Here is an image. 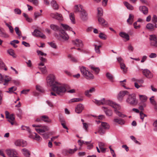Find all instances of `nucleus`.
Returning <instances> with one entry per match:
<instances>
[{
	"label": "nucleus",
	"instance_id": "1",
	"mask_svg": "<svg viewBox=\"0 0 157 157\" xmlns=\"http://www.w3.org/2000/svg\"><path fill=\"white\" fill-rule=\"evenodd\" d=\"M55 77L53 75L48 76L47 82L48 85L52 86L53 91L59 95L64 93L66 91V86L64 84H61L55 80Z\"/></svg>",
	"mask_w": 157,
	"mask_h": 157
},
{
	"label": "nucleus",
	"instance_id": "2",
	"mask_svg": "<svg viewBox=\"0 0 157 157\" xmlns=\"http://www.w3.org/2000/svg\"><path fill=\"white\" fill-rule=\"evenodd\" d=\"M93 101L98 105H108L112 107L114 109L115 113L119 117L123 118L126 116L118 111L120 109V106L113 102L112 101L110 100H106L103 98L100 100H98L96 99H94Z\"/></svg>",
	"mask_w": 157,
	"mask_h": 157
},
{
	"label": "nucleus",
	"instance_id": "3",
	"mask_svg": "<svg viewBox=\"0 0 157 157\" xmlns=\"http://www.w3.org/2000/svg\"><path fill=\"white\" fill-rule=\"evenodd\" d=\"M51 28L55 31H59V34L60 37L63 39L65 40H67L69 39V37L68 34L65 32L62 29L66 30H71L72 29L68 25L63 24H61L60 27L57 25L52 24L50 25Z\"/></svg>",
	"mask_w": 157,
	"mask_h": 157
},
{
	"label": "nucleus",
	"instance_id": "4",
	"mask_svg": "<svg viewBox=\"0 0 157 157\" xmlns=\"http://www.w3.org/2000/svg\"><path fill=\"white\" fill-rule=\"evenodd\" d=\"M33 127H40L39 128H35V130L36 132L42 135L43 138L47 139L49 137V133H44L45 132L49 130L48 127L46 126H41L39 125H36L33 124L32 125Z\"/></svg>",
	"mask_w": 157,
	"mask_h": 157
},
{
	"label": "nucleus",
	"instance_id": "5",
	"mask_svg": "<svg viewBox=\"0 0 157 157\" xmlns=\"http://www.w3.org/2000/svg\"><path fill=\"white\" fill-rule=\"evenodd\" d=\"M126 102L134 106L137 105L138 101L136 99L135 94H128L126 100Z\"/></svg>",
	"mask_w": 157,
	"mask_h": 157
},
{
	"label": "nucleus",
	"instance_id": "6",
	"mask_svg": "<svg viewBox=\"0 0 157 157\" xmlns=\"http://www.w3.org/2000/svg\"><path fill=\"white\" fill-rule=\"evenodd\" d=\"M80 69L81 73L86 78L90 79L94 78V76L93 74L88 71L85 67H82Z\"/></svg>",
	"mask_w": 157,
	"mask_h": 157
},
{
	"label": "nucleus",
	"instance_id": "7",
	"mask_svg": "<svg viewBox=\"0 0 157 157\" xmlns=\"http://www.w3.org/2000/svg\"><path fill=\"white\" fill-rule=\"evenodd\" d=\"M109 125L107 123L101 122V126L99 127L98 132L100 135H103L105 132V130L109 128Z\"/></svg>",
	"mask_w": 157,
	"mask_h": 157
},
{
	"label": "nucleus",
	"instance_id": "8",
	"mask_svg": "<svg viewBox=\"0 0 157 157\" xmlns=\"http://www.w3.org/2000/svg\"><path fill=\"white\" fill-rule=\"evenodd\" d=\"M39 59L40 60V62L38 64L39 68L43 74H45L47 72L46 67L44 66L43 67H41L40 66H44V63L47 62V60L45 58L42 56L40 57Z\"/></svg>",
	"mask_w": 157,
	"mask_h": 157
},
{
	"label": "nucleus",
	"instance_id": "9",
	"mask_svg": "<svg viewBox=\"0 0 157 157\" xmlns=\"http://www.w3.org/2000/svg\"><path fill=\"white\" fill-rule=\"evenodd\" d=\"M81 8L80 17L83 21H86L88 19V14L86 11L83 8L82 6L80 5Z\"/></svg>",
	"mask_w": 157,
	"mask_h": 157
},
{
	"label": "nucleus",
	"instance_id": "10",
	"mask_svg": "<svg viewBox=\"0 0 157 157\" xmlns=\"http://www.w3.org/2000/svg\"><path fill=\"white\" fill-rule=\"evenodd\" d=\"M5 114L6 118L8 119V121L12 125L16 124V123L14 121L15 118L13 114L10 115L9 113L7 111L5 112Z\"/></svg>",
	"mask_w": 157,
	"mask_h": 157
},
{
	"label": "nucleus",
	"instance_id": "11",
	"mask_svg": "<svg viewBox=\"0 0 157 157\" xmlns=\"http://www.w3.org/2000/svg\"><path fill=\"white\" fill-rule=\"evenodd\" d=\"M150 45L154 48H157V37L155 35H151L150 36Z\"/></svg>",
	"mask_w": 157,
	"mask_h": 157
},
{
	"label": "nucleus",
	"instance_id": "12",
	"mask_svg": "<svg viewBox=\"0 0 157 157\" xmlns=\"http://www.w3.org/2000/svg\"><path fill=\"white\" fill-rule=\"evenodd\" d=\"M10 80V78L7 76H2L0 74V83H3L4 85H6L8 84V82Z\"/></svg>",
	"mask_w": 157,
	"mask_h": 157
},
{
	"label": "nucleus",
	"instance_id": "13",
	"mask_svg": "<svg viewBox=\"0 0 157 157\" xmlns=\"http://www.w3.org/2000/svg\"><path fill=\"white\" fill-rule=\"evenodd\" d=\"M33 35L35 36L40 37L43 39H45L46 36L40 31L37 29H35L33 32L32 33Z\"/></svg>",
	"mask_w": 157,
	"mask_h": 157
},
{
	"label": "nucleus",
	"instance_id": "14",
	"mask_svg": "<svg viewBox=\"0 0 157 157\" xmlns=\"http://www.w3.org/2000/svg\"><path fill=\"white\" fill-rule=\"evenodd\" d=\"M6 151L10 157H14L17 155V151L14 149H8L6 150Z\"/></svg>",
	"mask_w": 157,
	"mask_h": 157
},
{
	"label": "nucleus",
	"instance_id": "15",
	"mask_svg": "<svg viewBox=\"0 0 157 157\" xmlns=\"http://www.w3.org/2000/svg\"><path fill=\"white\" fill-rule=\"evenodd\" d=\"M50 16L54 18H55L59 21H61L63 20V18L62 15L58 13H51L50 14Z\"/></svg>",
	"mask_w": 157,
	"mask_h": 157
},
{
	"label": "nucleus",
	"instance_id": "16",
	"mask_svg": "<svg viewBox=\"0 0 157 157\" xmlns=\"http://www.w3.org/2000/svg\"><path fill=\"white\" fill-rule=\"evenodd\" d=\"M128 92L127 91H121L118 94V99L119 101H121L125 95H128Z\"/></svg>",
	"mask_w": 157,
	"mask_h": 157
},
{
	"label": "nucleus",
	"instance_id": "17",
	"mask_svg": "<svg viewBox=\"0 0 157 157\" xmlns=\"http://www.w3.org/2000/svg\"><path fill=\"white\" fill-rule=\"evenodd\" d=\"M98 20L99 24L102 26L107 27L108 26V23L107 22L101 17H98Z\"/></svg>",
	"mask_w": 157,
	"mask_h": 157
},
{
	"label": "nucleus",
	"instance_id": "18",
	"mask_svg": "<svg viewBox=\"0 0 157 157\" xmlns=\"http://www.w3.org/2000/svg\"><path fill=\"white\" fill-rule=\"evenodd\" d=\"M73 44L76 46L78 47H82L83 44L81 40L76 39L75 40H72Z\"/></svg>",
	"mask_w": 157,
	"mask_h": 157
},
{
	"label": "nucleus",
	"instance_id": "19",
	"mask_svg": "<svg viewBox=\"0 0 157 157\" xmlns=\"http://www.w3.org/2000/svg\"><path fill=\"white\" fill-rule=\"evenodd\" d=\"M143 73L146 77L148 78H151L153 77L152 73L147 69H144L143 71Z\"/></svg>",
	"mask_w": 157,
	"mask_h": 157
},
{
	"label": "nucleus",
	"instance_id": "20",
	"mask_svg": "<svg viewBox=\"0 0 157 157\" xmlns=\"http://www.w3.org/2000/svg\"><path fill=\"white\" fill-rule=\"evenodd\" d=\"M84 107L83 105L81 104L78 105L75 109V112L78 113H80L84 109Z\"/></svg>",
	"mask_w": 157,
	"mask_h": 157
},
{
	"label": "nucleus",
	"instance_id": "21",
	"mask_svg": "<svg viewBox=\"0 0 157 157\" xmlns=\"http://www.w3.org/2000/svg\"><path fill=\"white\" fill-rule=\"evenodd\" d=\"M102 108L105 112L106 115L108 116H112L113 112L111 110L109 109L107 107H102Z\"/></svg>",
	"mask_w": 157,
	"mask_h": 157
},
{
	"label": "nucleus",
	"instance_id": "22",
	"mask_svg": "<svg viewBox=\"0 0 157 157\" xmlns=\"http://www.w3.org/2000/svg\"><path fill=\"white\" fill-rule=\"evenodd\" d=\"M34 134H30L29 135V137L30 138L35 139L36 140L40 141L42 140L41 138L36 133H34Z\"/></svg>",
	"mask_w": 157,
	"mask_h": 157
},
{
	"label": "nucleus",
	"instance_id": "23",
	"mask_svg": "<svg viewBox=\"0 0 157 157\" xmlns=\"http://www.w3.org/2000/svg\"><path fill=\"white\" fill-rule=\"evenodd\" d=\"M139 9L144 14H147L148 13V8L145 6H140Z\"/></svg>",
	"mask_w": 157,
	"mask_h": 157
},
{
	"label": "nucleus",
	"instance_id": "24",
	"mask_svg": "<svg viewBox=\"0 0 157 157\" xmlns=\"http://www.w3.org/2000/svg\"><path fill=\"white\" fill-rule=\"evenodd\" d=\"M21 151L22 154L26 157H30V153L28 149L25 148H23L21 150Z\"/></svg>",
	"mask_w": 157,
	"mask_h": 157
},
{
	"label": "nucleus",
	"instance_id": "25",
	"mask_svg": "<svg viewBox=\"0 0 157 157\" xmlns=\"http://www.w3.org/2000/svg\"><path fill=\"white\" fill-rule=\"evenodd\" d=\"M102 44V43L101 42H99V45H97L96 44L94 45L95 46V51L96 53L99 54L100 53V48L101 47Z\"/></svg>",
	"mask_w": 157,
	"mask_h": 157
},
{
	"label": "nucleus",
	"instance_id": "26",
	"mask_svg": "<svg viewBox=\"0 0 157 157\" xmlns=\"http://www.w3.org/2000/svg\"><path fill=\"white\" fill-rule=\"evenodd\" d=\"M134 16L132 14H130L128 18L127 21L128 24L130 25H132L134 21Z\"/></svg>",
	"mask_w": 157,
	"mask_h": 157
},
{
	"label": "nucleus",
	"instance_id": "27",
	"mask_svg": "<svg viewBox=\"0 0 157 157\" xmlns=\"http://www.w3.org/2000/svg\"><path fill=\"white\" fill-rule=\"evenodd\" d=\"M95 91V89L93 87L90 89L89 90H87L85 92V95L88 97H90L91 95L90 94V93H91L94 92Z\"/></svg>",
	"mask_w": 157,
	"mask_h": 157
},
{
	"label": "nucleus",
	"instance_id": "28",
	"mask_svg": "<svg viewBox=\"0 0 157 157\" xmlns=\"http://www.w3.org/2000/svg\"><path fill=\"white\" fill-rule=\"evenodd\" d=\"M119 35L123 38L125 39L126 41L129 40V37L128 34L124 32H121L119 33Z\"/></svg>",
	"mask_w": 157,
	"mask_h": 157
},
{
	"label": "nucleus",
	"instance_id": "29",
	"mask_svg": "<svg viewBox=\"0 0 157 157\" xmlns=\"http://www.w3.org/2000/svg\"><path fill=\"white\" fill-rule=\"evenodd\" d=\"M114 121L120 125L124 124L125 123L124 120L121 118H115L114 119Z\"/></svg>",
	"mask_w": 157,
	"mask_h": 157
},
{
	"label": "nucleus",
	"instance_id": "30",
	"mask_svg": "<svg viewBox=\"0 0 157 157\" xmlns=\"http://www.w3.org/2000/svg\"><path fill=\"white\" fill-rule=\"evenodd\" d=\"M98 146L101 151L105 152L106 151V149L104 148V147L105 146V144L102 142H99Z\"/></svg>",
	"mask_w": 157,
	"mask_h": 157
},
{
	"label": "nucleus",
	"instance_id": "31",
	"mask_svg": "<svg viewBox=\"0 0 157 157\" xmlns=\"http://www.w3.org/2000/svg\"><path fill=\"white\" fill-rule=\"evenodd\" d=\"M120 66L121 70L123 71L124 74H125L127 71V68L126 67L124 63H121L120 64Z\"/></svg>",
	"mask_w": 157,
	"mask_h": 157
},
{
	"label": "nucleus",
	"instance_id": "32",
	"mask_svg": "<svg viewBox=\"0 0 157 157\" xmlns=\"http://www.w3.org/2000/svg\"><path fill=\"white\" fill-rule=\"evenodd\" d=\"M51 4L54 9L57 10L58 9L59 6L56 1L52 0L51 2Z\"/></svg>",
	"mask_w": 157,
	"mask_h": 157
},
{
	"label": "nucleus",
	"instance_id": "33",
	"mask_svg": "<svg viewBox=\"0 0 157 157\" xmlns=\"http://www.w3.org/2000/svg\"><path fill=\"white\" fill-rule=\"evenodd\" d=\"M93 116L94 117H97L98 118L96 120V122L98 124L101 122L100 120H102L105 118V116L103 115H99L97 117L96 116H95L94 115Z\"/></svg>",
	"mask_w": 157,
	"mask_h": 157
},
{
	"label": "nucleus",
	"instance_id": "34",
	"mask_svg": "<svg viewBox=\"0 0 157 157\" xmlns=\"http://www.w3.org/2000/svg\"><path fill=\"white\" fill-rule=\"evenodd\" d=\"M42 121L47 123H51V120L49 119V117L46 116L44 115L42 116Z\"/></svg>",
	"mask_w": 157,
	"mask_h": 157
},
{
	"label": "nucleus",
	"instance_id": "35",
	"mask_svg": "<svg viewBox=\"0 0 157 157\" xmlns=\"http://www.w3.org/2000/svg\"><path fill=\"white\" fill-rule=\"evenodd\" d=\"M90 67L93 70L95 74H97L100 71V69L98 68L95 67L93 65H90Z\"/></svg>",
	"mask_w": 157,
	"mask_h": 157
},
{
	"label": "nucleus",
	"instance_id": "36",
	"mask_svg": "<svg viewBox=\"0 0 157 157\" xmlns=\"http://www.w3.org/2000/svg\"><path fill=\"white\" fill-rule=\"evenodd\" d=\"M107 78L111 82H113L114 78L113 75L110 73L108 72L106 74Z\"/></svg>",
	"mask_w": 157,
	"mask_h": 157
},
{
	"label": "nucleus",
	"instance_id": "37",
	"mask_svg": "<svg viewBox=\"0 0 157 157\" xmlns=\"http://www.w3.org/2000/svg\"><path fill=\"white\" fill-rule=\"evenodd\" d=\"M21 128L23 130L27 131L29 133V135L31 134V130L29 127L22 125L21 127Z\"/></svg>",
	"mask_w": 157,
	"mask_h": 157
},
{
	"label": "nucleus",
	"instance_id": "38",
	"mask_svg": "<svg viewBox=\"0 0 157 157\" xmlns=\"http://www.w3.org/2000/svg\"><path fill=\"white\" fill-rule=\"evenodd\" d=\"M124 3L128 9L131 10L133 9V6L130 5L129 3L128 2H124Z\"/></svg>",
	"mask_w": 157,
	"mask_h": 157
},
{
	"label": "nucleus",
	"instance_id": "39",
	"mask_svg": "<svg viewBox=\"0 0 157 157\" xmlns=\"http://www.w3.org/2000/svg\"><path fill=\"white\" fill-rule=\"evenodd\" d=\"M8 53L13 58H15L16 57V55L14 53V50L12 49H9L8 51Z\"/></svg>",
	"mask_w": 157,
	"mask_h": 157
},
{
	"label": "nucleus",
	"instance_id": "40",
	"mask_svg": "<svg viewBox=\"0 0 157 157\" xmlns=\"http://www.w3.org/2000/svg\"><path fill=\"white\" fill-rule=\"evenodd\" d=\"M17 89V88L16 86H12L9 88L8 90L7 91V92L11 94L13 93L14 91L16 90Z\"/></svg>",
	"mask_w": 157,
	"mask_h": 157
},
{
	"label": "nucleus",
	"instance_id": "41",
	"mask_svg": "<svg viewBox=\"0 0 157 157\" xmlns=\"http://www.w3.org/2000/svg\"><path fill=\"white\" fill-rule=\"evenodd\" d=\"M69 17L72 23L75 24V15L73 13H71L69 14Z\"/></svg>",
	"mask_w": 157,
	"mask_h": 157
},
{
	"label": "nucleus",
	"instance_id": "42",
	"mask_svg": "<svg viewBox=\"0 0 157 157\" xmlns=\"http://www.w3.org/2000/svg\"><path fill=\"white\" fill-rule=\"evenodd\" d=\"M83 101V99L81 98H74L71 99L69 101V103L76 102L77 101Z\"/></svg>",
	"mask_w": 157,
	"mask_h": 157
},
{
	"label": "nucleus",
	"instance_id": "43",
	"mask_svg": "<svg viewBox=\"0 0 157 157\" xmlns=\"http://www.w3.org/2000/svg\"><path fill=\"white\" fill-rule=\"evenodd\" d=\"M140 99L142 102H144L147 101V98L145 95H139Z\"/></svg>",
	"mask_w": 157,
	"mask_h": 157
},
{
	"label": "nucleus",
	"instance_id": "44",
	"mask_svg": "<svg viewBox=\"0 0 157 157\" xmlns=\"http://www.w3.org/2000/svg\"><path fill=\"white\" fill-rule=\"evenodd\" d=\"M60 121L63 127L66 129H68V128L66 125V122L63 119L60 118Z\"/></svg>",
	"mask_w": 157,
	"mask_h": 157
},
{
	"label": "nucleus",
	"instance_id": "45",
	"mask_svg": "<svg viewBox=\"0 0 157 157\" xmlns=\"http://www.w3.org/2000/svg\"><path fill=\"white\" fill-rule=\"evenodd\" d=\"M103 10L101 8H98V17H101L103 15Z\"/></svg>",
	"mask_w": 157,
	"mask_h": 157
},
{
	"label": "nucleus",
	"instance_id": "46",
	"mask_svg": "<svg viewBox=\"0 0 157 157\" xmlns=\"http://www.w3.org/2000/svg\"><path fill=\"white\" fill-rule=\"evenodd\" d=\"M23 16L25 18L26 20L29 22H31L32 21V18H29L28 15L25 13H24L23 14Z\"/></svg>",
	"mask_w": 157,
	"mask_h": 157
},
{
	"label": "nucleus",
	"instance_id": "47",
	"mask_svg": "<svg viewBox=\"0 0 157 157\" xmlns=\"http://www.w3.org/2000/svg\"><path fill=\"white\" fill-rule=\"evenodd\" d=\"M146 28L147 29L150 30H153L154 27L152 24L151 23H148L147 25Z\"/></svg>",
	"mask_w": 157,
	"mask_h": 157
},
{
	"label": "nucleus",
	"instance_id": "48",
	"mask_svg": "<svg viewBox=\"0 0 157 157\" xmlns=\"http://www.w3.org/2000/svg\"><path fill=\"white\" fill-rule=\"evenodd\" d=\"M15 31L16 32V34L18 36H21V31L19 30V28L18 27H16L14 29Z\"/></svg>",
	"mask_w": 157,
	"mask_h": 157
},
{
	"label": "nucleus",
	"instance_id": "49",
	"mask_svg": "<svg viewBox=\"0 0 157 157\" xmlns=\"http://www.w3.org/2000/svg\"><path fill=\"white\" fill-rule=\"evenodd\" d=\"M18 112L17 113V116L20 118L22 117L21 115L22 114V110L20 108L18 109Z\"/></svg>",
	"mask_w": 157,
	"mask_h": 157
},
{
	"label": "nucleus",
	"instance_id": "50",
	"mask_svg": "<svg viewBox=\"0 0 157 157\" xmlns=\"http://www.w3.org/2000/svg\"><path fill=\"white\" fill-rule=\"evenodd\" d=\"M85 143L87 145L88 149H90L93 148V145L90 144V142H86Z\"/></svg>",
	"mask_w": 157,
	"mask_h": 157
},
{
	"label": "nucleus",
	"instance_id": "51",
	"mask_svg": "<svg viewBox=\"0 0 157 157\" xmlns=\"http://www.w3.org/2000/svg\"><path fill=\"white\" fill-rule=\"evenodd\" d=\"M99 37L100 38L104 40H106V35L103 33H101L99 35Z\"/></svg>",
	"mask_w": 157,
	"mask_h": 157
},
{
	"label": "nucleus",
	"instance_id": "52",
	"mask_svg": "<svg viewBox=\"0 0 157 157\" xmlns=\"http://www.w3.org/2000/svg\"><path fill=\"white\" fill-rule=\"evenodd\" d=\"M68 57L71 60L74 62H76L77 60L75 57L71 55H69L68 56Z\"/></svg>",
	"mask_w": 157,
	"mask_h": 157
},
{
	"label": "nucleus",
	"instance_id": "53",
	"mask_svg": "<svg viewBox=\"0 0 157 157\" xmlns=\"http://www.w3.org/2000/svg\"><path fill=\"white\" fill-rule=\"evenodd\" d=\"M0 36L4 38H7L9 37V35L7 34L4 31L0 34Z\"/></svg>",
	"mask_w": 157,
	"mask_h": 157
},
{
	"label": "nucleus",
	"instance_id": "54",
	"mask_svg": "<svg viewBox=\"0 0 157 157\" xmlns=\"http://www.w3.org/2000/svg\"><path fill=\"white\" fill-rule=\"evenodd\" d=\"M21 140H16L14 142L15 145L17 146H20L21 143Z\"/></svg>",
	"mask_w": 157,
	"mask_h": 157
},
{
	"label": "nucleus",
	"instance_id": "55",
	"mask_svg": "<svg viewBox=\"0 0 157 157\" xmlns=\"http://www.w3.org/2000/svg\"><path fill=\"white\" fill-rule=\"evenodd\" d=\"M81 10V8L80 7V6H78L77 5H76L75 6V13H77L78 12H80Z\"/></svg>",
	"mask_w": 157,
	"mask_h": 157
},
{
	"label": "nucleus",
	"instance_id": "56",
	"mask_svg": "<svg viewBox=\"0 0 157 157\" xmlns=\"http://www.w3.org/2000/svg\"><path fill=\"white\" fill-rule=\"evenodd\" d=\"M36 88L37 90L41 93L44 92V91L42 87L39 86L37 85L36 86Z\"/></svg>",
	"mask_w": 157,
	"mask_h": 157
},
{
	"label": "nucleus",
	"instance_id": "57",
	"mask_svg": "<svg viewBox=\"0 0 157 157\" xmlns=\"http://www.w3.org/2000/svg\"><path fill=\"white\" fill-rule=\"evenodd\" d=\"M50 46L52 47V48H57V46L54 43L51 42H49L48 43Z\"/></svg>",
	"mask_w": 157,
	"mask_h": 157
},
{
	"label": "nucleus",
	"instance_id": "58",
	"mask_svg": "<svg viewBox=\"0 0 157 157\" xmlns=\"http://www.w3.org/2000/svg\"><path fill=\"white\" fill-rule=\"evenodd\" d=\"M140 119L142 120V121H143L144 117H146L147 115L144 114L142 112H141L140 113Z\"/></svg>",
	"mask_w": 157,
	"mask_h": 157
},
{
	"label": "nucleus",
	"instance_id": "59",
	"mask_svg": "<svg viewBox=\"0 0 157 157\" xmlns=\"http://www.w3.org/2000/svg\"><path fill=\"white\" fill-rule=\"evenodd\" d=\"M27 145V143L26 142V141H24L23 140H21V146L22 147H24L26 146Z\"/></svg>",
	"mask_w": 157,
	"mask_h": 157
},
{
	"label": "nucleus",
	"instance_id": "60",
	"mask_svg": "<svg viewBox=\"0 0 157 157\" xmlns=\"http://www.w3.org/2000/svg\"><path fill=\"white\" fill-rule=\"evenodd\" d=\"M37 53L38 54V55H40L41 56H46L47 55L46 54L44 53L40 50H37Z\"/></svg>",
	"mask_w": 157,
	"mask_h": 157
},
{
	"label": "nucleus",
	"instance_id": "61",
	"mask_svg": "<svg viewBox=\"0 0 157 157\" xmlns=\"http://www.w3.org/2000/svg\"><path fill=\"white\" fill-rule=\"evenodd\" d=\"M133 26L134 28L136 29H138L140 27V25H137V22H136L134 23Z\"/></svg>",
	"mask_w": 157,
	"mask_h": 157
},
{
	"label": "nucleus",
	"instance_id": "62",
	"mask_svg": "<svg viewBox=\"0 0 157 157\" xmlns=\"http://www.w3.org/2000/svg\"><path fill=\"white\" fill-rule=\"evenodd\" d=\"M157 57V55L155 53H152L149 55V57L150 58H155Z\"/></svg>",
	"mask_w": 157,
	"mask_h": 157
},
{
	"label": "nucleus",
	"instance_id": "63",
	"mask_svg": "<svg viewBox=\"0 0 157 157\" xmlns=\"http://www.w3.org/2000/svg\"><path fill=\"white\" fill-rule=\"evenodd\" d=\"M14 11L15 13L18 14H20L21 13V10L18 8H16L14 9Z\"/></svg>",
	"mask_w": 157,
	"mask_h": 157
},
{
	"label": "nucleus",
	"instance_id": "64",
	"mask_svg": "<svg viewBox=\"0 0 157 157\" xmlns=\"http://www.w3.org/2000/svg\"><path fill=\"white\" fill-rule=\"evenodd\" d=\"M153 126L155 127V130L157 131V120H155L153 123Z\"/></svg>",
	"mask_w": 157,
	"mask_h": 157
}]
</instances>
